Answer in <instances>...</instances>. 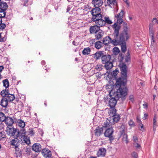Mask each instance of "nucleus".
<instances>
[{
	"label": "nucleus",
	"instance_id": "de8ad7c7",
	"mask_svg": "<svg viewBox=\"0 0 158 158\" xmlns=\"http://www.w3.org/2000/svg\"><path fill=\"white\" fill-rule=\"evenodd\" d=\"M6 27V24L4 23L0 24V30H2L4 29Z\"/></svg>",
	"mask_w": 158,
	"mask_h": 158
},
{
	"label": "nucleus",
	"instance_id": "052dcab7",
	"mask_svg": "<svg viewBox=\"0 0 158 158\" xmlns=\"http://www.w3.org/2000/svg\"><path fill=\"white\" fill-rule=\"evenodd\" d=\"M139 127H140L141 128H143V124H142L141 122L140 123H139Z\"/></svg>",
	"mask_w": 158,
	"mask_h": 158
},
{
	"label": "nucleus",
	"instance_id": "a18cd8bd",
	"mask_svg": "<svg viewBox=\"0 0 158 158\" xmlns=\"http://www.w3.org/2000/svg\"><path fill=\"white\" fill-rule=\"evenodd\" d=\"M118 59L119 61L121 62L123 60V55L122 53H120L118 56Z\"/></svg>",
	"mask_w": 158,
	"mask_h": 158
},
{
	"label": "nucleus",
	"instance_id": "cd10ccee",
	"mask_svg": "<svg viewBox=\"0 0 158 158\" xmlns=\"http://www.w3.org/2000/svg\"><path fill=\"white\" fill-rule=\"evenodd\" d=\"M105 67L107 70H109L112 68L113 66L112 63L109 61L105 63Z\"/></svg>",
	"mask_w": 158,
	"mask_h": 158
},
{
	"label": "nucleus",
	"instance_id": "393cba45",
	"mask_svg": "<svg viewBox=\"0 0 158 158\" xmlns=\"http://www.w3.org/2000/svg\"><path fill=\"white\" fill-rule=\"evenodd\" d=\"M8 6L5 2H1L0 3V9L1 10L5 11L7 8Z\"/></svg>",
	"mask_w": 158,
	"mask_h": 158
},
{
	"label": "nucleus",
	"instance_id": "f257e3e1",
	"mask_svg": "<svg viewBox=\"0 0 158 158\" xmlns=\"http://www.w3.org/2000/svg\"><path fill=\"white\" fill-rule=\"evenodd\" d=\"M122 78L120 77L117 80L116 85H119V89L117 90V95L118 97L125 96L127 94V89L125 85L126 82L127 76V67L125 64H123L121 67Z\"/></svg>",
	"mask_w": 158,
	"mask_h": 158
},
{
	"label": "nucleus",
	"instance_id": "a19ab883",
	"mask_svg": "<svg viewBox=\"0 0 158 158\" xmlns=\"http://www.w3.org/2000/svg\"><path fill=\"white\" fill-rule=\"evenodd\" d=\"M130 60V56L129 53L128 52H127V55L126 56L125 58V61L126 62H128Z\"/></svg>",
	"mask_w": 158,
	"mask_h": 158
},
{
	"label": "nucleus",
	"instance_id": "6e6552de",
	"mask_svg": "<svg viewBox=\"0 0 158 158\" xmlns=\"http://www.w3.org/2000/svg\"><path fill=\"white\" fill-rule=\"evenodd\" d=\"M51 151L48 149L44 148L42 151V153L43 156L45 157H50L52 155Z\"/></svg>",
	"mask_w": 158,
	"mask_h": 158
},
{
	"label": "nucleus",
	"instance_id": "4c0bfd02",
	"mask_svg": "<svg viewBox=\"0 0 158 158\" xmlns=\"http://www.w3.org/2000/svg\"><path fill=\"white\" fill-rule=\"evenodd\" d=\"M6 117L3 113L0 112V121L1 122L4 121L5 120Z\"/></svg>",
	"mask_w": 158,
	"mask_h": 158
},
{
	"label": "nucleus",
	"instance_id": "473e14b6",
	"mask_svg": "<svg viewBox=\"0 0 158 158\" xmlns=\"http://www.w3.org/2000/svg\"><path fill=\"white\" fill-rule=\"evenodd\" d=\"M104 20L105 25L106 24V23L108 24H111L113 23L112 21L110 20L109 17L108 16L104 17Z\"/></svg>",
	"mask_w": 158,
	"mask_h": 158
},
{
	"label": "nucleus",
	"instance_id": "9b49d317",
	"mask_svg": "<svg viewBox=\"0 0 158 158\" xmlns=\"http://www.w3.org/2000/svg\"><path fill=\"white\" fill-rule=\"evenodd\" d=\"M32 149L36 152H40L42 149L41 145L38 143H34L32 146Z\"/></svg>",
	"mask_w": 158,
	"mask_h": 158
},
{
	"label": "nucleus",
	"instance_id": "c9c22d12",
	"mask_svg": "<svg viewBox=\"0 0 158 158\" xmlns=\"http://www.w3.org/2000/svg\"><path fill=\"white\" fill-rule=\"evenodd\" d=\"M9 92L7 89L2 90L1 92V94L3 97H6L9 94Z\"/></svg>",
	"mask_w": 158,
	"mask_h": 158
},
{
	"label": "nucleus",
	"instance_id": "c85d7f7f",
	"mask_svg": "<svg viewBox=\"0 0 158 158\" xmlns=\"http://www.w3.org/2000/svg\"><path fill=\"white\" fill-rule=\"evenodd\" d=\"M6 98L7 99V100L8 101L12 102L15 99V97L14 94H10L9 93V94H7Z\"/></svg>",
	"mask_w": 158,
	"mask_h": 158
},
{
	"label": "nucleus",
	"instance_id": "3c124183",
	"mask_svg": "<svg viewBox=\"0 0 158 158\" xmlns=\"http://www.w3.org/2000/svg\"><path fill=\"white\" fill-rule=\"evenodd\" d=\"M96 39H92L90 41H89V43L90 44H91V45H93V44H95V43H96V42H95L96 41Z\"/></svg>",
	"mask_w": 158,
	"mask_h": 158
},
{
	"label": "nucleus",
	"instance_id": "412c9836",
	"mask_svg": "<svg viewBox=\"0 0 158 158\" xmlns=\"http://www.w3.org/2000/svg\"><path fill=\"white\" fill-rule=\"evenodd\" d=\"M110 59V56L109 55H103L102 57V60L103 64L109 61Z\"/></svg>",
	"mask_w": 158,
	"mask_h": 158
},
{
	"label": "nucleus",
	"instance_id": "7ed1b4c3",
	"mask_svg": "<svg viewBox=\"0 0 158 158\" xmlns=\"http://www.w3.org/2000/svg\"><path fill=\"white\" fill-rule=\"evenodd\" d=\"M120 34H123L122 38L124 39L119 44H118V45H121V51L125 53L127 50L125 42L130 37L127 28H126L124 29L123 31Z\"/></svg>",
	"mask_w": 158,
	"mask_h": 158
},
{
	"label": "nucleus",
	"instance_id": "5fc2aeb1",
	"mask_svg": "<svg viewBox=\"0 0 158 158\" xmlns=\"http://www.w3.org/2000/svg\"><path fill=\"white\" fill-rule=\"evenodd\" d=\"M128 123L129 125L130 126H132L134 125V122L131 120H130V121Z\"/></svg>",
	"mask_w": 158,
	"mask_h": 158
},
{
	"label": "nucleus",
	"instance_id": "69168bd1",
	"mask_svg": "<svg viewBox=\"0 0 158 158\" xmlns=\"http://www.w3.org/2000/svg\"><path fill=\"white\" fill-rule=\"evenodd\" d=\"M73 44L75 45H77V43H75V40L73 42Z\"/></svg>",
	"mask_w": 158,
	"mask_h": 158
},
{
	"label": "nucleus",
	"instance_id": "13d9d810",
	"mask_svg": "<svg viewBox=\"0 0 158 158\" xmlns=\"http://www.w3.org/2000/svg\"><path fill=\"white\" fill-rule=\"evenodd\" d=\"M144 116L143 117V118L144 120H145L146 119V118L148 116V115L146 113H144Z\"/></svg>",
	"mask_w": 158,
	"mask_h": 158
},
{
	"label": "nucleus",
	"instance_id": "603ef678",
	"mask_svg": "<svg viewBox=\"0 0 158 158\" xmlns=\"http://www.w3.org/2000/svg\"><path fill=\"white\" fill-rule=\"evenodd\" d=\"M133 139L134 143L138 142V139L136 136H133Z\"/></svg>",
	"mask_w": 158,
	"mask_h": 158
},
{
	"label": "nucleus",
	"instance_id": "b1692460",
	"mask_svg": "<svg viewBox=\"0 0 158 158\" xmlns=\"http://www.w3.org/2000/svg\"><path fill=\"white\" fill-rule=\"evenodd\" d=\"M103 53L102 52L99 51L96 52L94 55V58L96 60H98L101 57H102L103 55Z\"/></svg>",
	"mask_w": 158,
	"mask_h": 158
},
{
	"label": "nucleus",
	"instance_id": "e2e57ef3",
	"mask_svg": "<svg viewBox=\"0 0 158 158\" xmlns=\"http://www.w3.org/2000/svg\"><path fill=\"white\" fill-rule=\"evenodd\" d=\"M137 120L138 123L141 122V121L140 120V119L138 117L137 118Z\"/></svg>",
	"mask_w": 158,
	"mask_h": 158
},
{
	"label": "nucleus",
	"instance_id": "864d4df0",
	"mask_svg": "<svg viewBox=\"0 0 158 158\" xmlns=\"http://www.w3.org/2000/svg\"><path fill=\"white\" fill-rule=\"evenodd\" d=\"M157 20L156 18H154L152 21V23H151L150 24H152V26L156 23H157Z\"/></svg>",
	"mask_w": 158,
	"mask_h": 158
},
{
	"label": "nucleus",
	"instance_id": "2f4dec72",
	"mask_svg": "<svg viewBox=\"0 0 158 158\" xmlns=\"http://www.w3.org/2000/svg\"><path fill=\"white\" fill-rule=\"evenodd\" d=\"M90 48L89 47H87L85 48L83 50L82 53L84 55H86L89 54L90 52Z\"/></svg>",
	"mask_w": 158,
	"mask_h": 158
},
{
	"label": "nucleus",
	"instance_id": "37998d69",
	"mask_svg": "<svg viewBox=\"0 0 158 158\" xmlns=\"http://www.w3.org/2000/svg\"><path fill=\"white\" fill-rule=\"evenodd\" d=\"M6 15V12L4 11L1 10L0 11V18L2 19Z\"/></svg>",
	"mask_w": 158,
	"mask_h": 158
},
{
	"label": "nucleus",
	"instance_id": "7c9ffc66",
	"mask_svg": "<svg viewBox=\"0 0 158 158\" xmlns=\"http://www.w3.org/2000/svg\"><path fill=\"white\" fill-rule=\"evenodd\" d=\"M17 123H18V126L22 128H23L25 126V123L22 120L18 119L17 121Z\"/></svg>",
	"mask_w": 158,
	"mask_h": 158
},
{
	"label": "nucleus",
	"instance_id": "c03bdc74",
	"mask_svg": "<svg viewBox=\"0 0 158 158\" xmlns=\"http://www.w3.org/2000/svg\"><path fill=\"white\" fill-rule=\"evenodd\" d=\"M133 145L136 148L140 149L141 148V146L138 142L134 143Z\"/></svg>",
	"mask_w": 158,
	"mask_h": 158
},
{
	"label": "nucleus",
	"instance_id": "5701e85b",
	"mask_svg": "<svg viewBox=\"0 0 158 158\" xmlns=\"http://www.w3.org/2000/svg\"><path fill=\"white\" fill-rule=\"evenodd\" d=\"M103 132V129L102 127H98L95 130V133L96 135L100 136Z\"/></svg>",
	"mask_w": 158,
	"mask_h": 158
},
{
	"label": "nucleus",
	"instance_id": "72a5a7b5",
	"mask_svg": "<svg viewBox=\"0 0 158 158\" xmlns=\"http://www.w3.org/2000/svg\"><path fill=\"white\" fill-rule=\"evenodd\" d=\"M152 27V24H150L149 25L150 35L151 37L153 38L154 36V31Z\"/></svg>",
	"mask_w": 158,
	"mask_h": 158
},
{
	"label": "nucleus",
	"instance_id": "f3484780",
	"mask_svg": "<svg viewBox=\"0 0 158 158\" xmlns=\"http://www.w3.org/2000/svg\"><path fill=\"white\" fill-rule=\"evenodd\" d=\"M117 102V101L114 98H112L110 99L109 104L110 107H114Z\"/></svg>",
	"mask_w": 158,
	"mask_h": 158
},
{
	"label": "nucleus",
	"instance_id": "4468645a",
	"mask_svg": "<svg viewBox=\"0 0 158 158\" xmlns=\"http://www.w3.org/2000/svg\"><path fill=\"white\" fill-rule=\"evenodd\" d=\"M100 28L97 25L91 26L89 29L90 32L91 34L96 33L99 30Z\"/></svg>",
	"mask_w": 158,
	"mask_h": 158
},
{
	"label": "nucleus",
	"instance_id": "6e6d98bb",
	"mask_svg": "<svg viewBox=\"0 0 158 158\" xmlns=\"http://www.w3.org/2000/svg\"><path fill=\"white\" fill-rule=\"evenodd\" d=\"M6 38L4 37L0 39V42H4L6 40Z\"/></svg>",
	"mask_w": 158,
	"mask_h": 158
},
{
	"label": "nucleus",
	"instance_id": "8fccbe9b",
	"mask_svg": "<svg viewBox=\"0 0 158 158\" xmlns=\"http://www.w3.org/2000/svg\"><path fill=\"white\" fill-rule=\"evenodd\" d=\"M131 155L133 157H134L135 158H137L138 157V154L136 152H133L132 153Z\"/></svg>",
	"mask_w": 158,
	"mask_h": 158
},
{
	"label": "nucleus",
	"instance_id": "ddd939ff",
	"mask_svg": "<svg viewBox=\"0 0 158 158\" xmlns=\"http://www.w3.org/2000/svg\"><path fill=\"white\" fill-rule=\"evenodd\" d=\"M107 5L111 8H114L116 6L117 2L116 0H107Z\"/></svg>",
	"mask_w": 158,
	"mask_h": 158
},
{
	"label": "nucleus",
	"instance_id": "f03ea898",
	"mask_svg": "<svg viewBox=\"0 0 158 158\" xmlns=\"http://www.w3.org/2000/svg\"><path fill=\"white\" fill-rule=\"evenodd\" d=\"M113 28L114 30V31L111 35L112 38L107 36L103 39L102 43L105 45H108L110 43H111L114 45H117L124 39L122 38L123 34H120L119 35V32H118L119 28L118 27H116L115 24L113 26Z\"/></svg>",
	"mask_w": 158,
	"mask_h": 158
},
{
	"label": "nucleus",
	"instance_id": "0eeeda50",
	"mask_svg": "<svg viewBox=\"0 0 158 158\" xmlns=\"http://www.w3.org/2000/svg\"><path fill=\"white\" fill-rule=\"evenodd\" d=\"M102 15L96 18L95 20H92L94 22H95L96 25H97L100 28V27H103L105 25L104 19H102Z\"/></svg>",
	"mask_w": 158,
	"mask_h": 158
},
{
	"label": "nucleus",
	"instance_id": "f8f14e48",
	"mask_svg": "<svg viewBox=\"0 0 158 158\" xmlns=\"http://www.w3.org/2000/svg\"><path fill=\"white\" fill-rule=\"evenodd\" d=\"M92 3L95 7H99L102 5L103 2L102 0H92Z\"/></svg>",
	"mask_w": 158,
	"mask_h": 158
},
{
	"label": "nucleus",
	"instance_id": "6ab92c4d",
	"mask_svg": "<svg viewBox=\"0 0 158 158\" xmlns=\"http://www.w3.org/2000/svg\"><path fill=\"white\" fill-rule=\"evenodd\" d=\"M104 34V32L102 30H99L97 32L95 33V36L97 40H99L101 39L103 36Z\"/></svg>",
	"mask_w": 158,
	"mask_h": 158
},
{
	"label": "nucleus",
	"instance_id": "09e8293b",
	"mask_svg": "<svg viewBox=\"0 0 158 158\" xmlns=\"http://www.w3.org/2000/svg\"><path fill=\"white\" fill-rule=\"evenodd\" d=\"M6 135L4 134V132H0V139L5 138Z\"/></svg>",
	"mask_w": 158,
	"mask_h": 158
},
{
	"label": "nucleus",
	"instance_id": "680f3d73",
	"mask_svg": "<svg viewBox=\"0 0 158 158\" xmlns=\"http://www.w3.org/2000/svg\"><path fill=\"white\" fill-rule=\"evenodd\" d=\"M143 106L144 108H147L148 107V104L146 103L143 104Z\"/></svg>",
	"mask_w": 158,
	"mask_h": 158
},
{
	"label": "nucleus",
	"instance_id": "e433bc0d",
	"mask_svg": "<svg viewBox=\"0 0 158 158\" xmlns=\"http://www.w3.org/2000/svg\"><path fill=\"white\" fill-rule=\"evenodd\" d=\"M120 50L117 47H115L113 49V52L115 55H117L119 52Z\"/></svg>",
	"mask_w": 158,
	"mask_h": 158
},
{
	"label": "nucleus",
	"instance_id": "dca6fc26",
	"mask_svg": "<svg viewBox=\"0 0 158 158\" xmlns=\"http://www.w3.org/2000/svg\"><path fill=\"white\" fill-rule=\"evenodd\" d=\"M111 120L113 124H114L115 123L117 122L120 119V117L118 115H115L112 116V117L109 118Z\"/></svg>",
	"mask_w": 158,
	"mask_h": 158
},
{
	"label": "nucleus",
	"instance_id": "aec40b11",
	"mask_svg": "<svg viewBox=\"0 0 158 158\" xmlns=\"http://www.w3.org/2000/svg\"><path fill=\"white\" fill-rule=\"evenodd\" d=\"M106 150L105 148H100L98 152L97 155L98 156H105L106 153Z\"/></svg>",
	"mask_w": 158,
	"mask_h": 158
},
{
	"label": "nucleus",
	"instance_id": "a211bd4d",
	"mask_svg": "<svg viewBox=\"0 0 158 158\" xmlns=\"http://www.w3.org/2000/svg\"><path fill=\"white\" fill-rule=\"evenodd\" d=\"M121 134L123 137V141L126 143H128V140L127 139V135L125 133L124 130H123L122 131H120Z\"/></svg>",
	"mask_w": 158,
	"mask_h": 158
},
{
	"label": "nucleus",
	"instance_id": "774afa93",
	"mask_svg": "<svg viewBox=\"0 0 158 158\" xmlns=\"http://www.w3.org/2000/svg\"><path fill=\"white\" fill-rule=\"evenodd\" d=\"M70 10V7H68L67 8V12H69Z\"/></svg>",
	"mask_w": 158,
	"mask_h": 158
},
{
	"label": "nucleus",
	"instance_id": "58836bf2",
	"mask_svg": "<svg viewBox=\"0 0 158 158\" xmlns=\"http://www.w3.org/2000/svg\"><path fill=\"white\" fill-rule=\"evenodd\" d=\"M3 86L6 88L8 87L9 86V81L7 79H6L3 81Z\"/></svg>",
	"mask_w": 158,
	"mask_h": 158
},
{
	"label": "nucleus",
	"instance_id": "39448f33",
	"mask_svg": "<svg viewBox=\"0 0 158 158\" xmlns=\"http://www.w3.org/2000/svg\"><path fill=\"white\" fill-rule=\"evenodd\" d=\"M101 9L98 7H95L91 11V14L92 15V20H95L96 18L102 16L100 14Z\"/></svg>",
	"mask_w": 158,
	"mask_h": 158
},
{
	"label": "nucleus",
	"instance_id": "1a4fd4ad",
	"mask_svg": "<svg viewBox=\"0 0 158 158\" xmlns=\"http://www.w3.org/2000/svg\"><path fill=\"white\" fill-rule=\"evenodd\" d=\"M7 134L11 136H14L16 131V129L11 127H7Z\"/></svg>",
	"mask_w": 158,
	"mask_h": 158
},
{
	"label": "nucleus",
	"instance_id": "4be33fe9",
	"mask_svg": "<svg viewBox=\"0 0 158 158\" xmlns=\"http://www.w3.org/2000/svg\"><path fill=\"white\" fill-rule=\"evenodd\" d=\"M8 101L6 98H3L1 100L0 105L3 107H6L8 104Z\"/></svg>",
	"mask_w": 158,
	"mask_h": 158
},
{
	"label": "nucleus",
	"instance_id": "f704fd0d",
	"mask_svg": "<svg viewBox=\"0 0 158 158\" xmlns=\"http://www.w3.org/2000/svg\"><path fill=\"white\" fill-rule=\"evenodd\" d=\"M110 115L111 116L116 115L115 114L116 111L114 107H110Z\"/></svg>",
	"mask_w": 158,
	"mask_h": 158
},
{
	"label": "nucleus",
	"instance_id": "2eb2a0df",
	"mask_svg": "<svg viewBox=\"0 0 158 158\" xmlns=\"http://www.w3.org/2000/svg\"><path fill=\"white\" fill-rule=\"evenodd\" d=\"M5 123L7 125L10 126L14 123V121L11 118L9 117H6L5 120H4Z\"/></svg>",
	"mask_w": 158,
	"mask_h": 158
},
{
	"label": "nucleus",
	"instance_id": "0e129e2a",
	"mask_svg": "<svg viewBox=\"0 0 158 158\" xmlns=\"http://www.w3.org/2000/svg\"><path fill=\"white\" fill-rule=\"evenodd\" d=\"M151 39H152V41H151L152 44H153V43H154V42H155L154 37L153 38H152V37H151Z\"/></svg>",
	"mask_w": 158,
	"mask_h": 158
},
{
	"label": "nucleus",
	"instance_id": "20e7f679",
	"mask_svg": "<svg viewBox=\"0 0 158 158\" xmlns=\"http://www.w3.org/2000/svg\"><path fill=\"white\" fill-rule=\"evenodd\" d=\"M124 14V11L123 10H121L120 12L118 13L117 15H115L114 16V20H116V22L114 24L112 25V27H113V26L115 24L116 25V27H118V32H119V30L121 28V26L120 25L123 22V18Z\"/></svg>",
	"mask_w": 158,
	"mask_h": 158
},
{
	"label": "nucleus",
	"instance_id": "c756f323",
	"mask_svg": "<svg viewBox=\"0 0 158 158\" xmlns=\"http://www.w3.org/2000/svg\"><path fill=\"white\" fill-rule=\"evenodd\" d=\"M102 42L98 41L95 43V47L97 49H99L103 46Z\"/></svg>",
	"mask_w": 158,
	"mask_h": 158
},
{
	"label": "nucleus",
	"instance_id": "79ce46f5",
	"mask_svg": "<svg viewBox=\"0 0 158 158\" xmlns=\"http://www.w3.org/2000/svg\"><path fill=\"white\" fill-rule=\"evenodd\" d=\"M95 69L98 71H100L102 69V66L101 64L97 65L95 66Z\"/></svg>",
	"mask_w": 158,
	"mask_h": 158
},
{
	"label": "nucleus",
	"instance_id": "bf43d9fd",
	"mask_svg": "<svg viewBox=\"0 0 158 158\" xmlns=\"http://www.w3.org/2000/svg\"><path fill=\"white\" fill-rule=\"evenodd\" d=\"M131 101H133L134 100L133 96V95H131L129 97Z\"/></svg>",
	"mask_w": 158,
	"mask_h": 158
},
{
	"label": "nucleus",
	"instance_id": "4d7b16f0",
	"mask_svg": "<svg viewBox=\"0 0 158 158\" xmlns=\"http://www.w3.org/2000/svg\"><path fill=\"white\" fill-rule=\"evenodd\" d=\"M29 134L31 135V136L33 135L34 134V132L32 130H31L29 131Z\"/></svg>",
	"mask_w": 158,
	"mask_h": 158
},
{
	"label": "nucleus",
	"instance_id": "bb28decb",
	"mask_svg": "<svg viewBox=\"0 0 158 158\" xmlns=\"http://www.w3.org/2000/svg\"><path fill=\"white\" fill-rule=\"evenodd\" d=\"M19 141V139L17 138L13 139L11 141V144L12 145L15 146V148L18 147L19 145L18 143Z\"/></svg>",
	"mask_w": 158,
	"mask_h": 158
},
{
	"label": "nucleus",
	"instance_id": "a878e982",
	"mask_svg": "<svg viewBox=\"0 0 158 158\" xmlns=\"http://www.w3.org/2000/svg\"><path fill=\"white\" fill-rule=\"evenodd\" d=\"M110 118H107L106 121L104 123L103 127H106L109 126L113 124Z\"/></svg>",
	"mask_w": 158,
	"mask_h": 158
},
{
	"label": "nucleus",
	"instance_id": "423d86ee",
	"mask_svg": "<svg viewBox=\"0 0 158 158\" xmlns=\"http://www.w3.org/2000/svg\"><path fill=\"white\" fill-rule=\"evenodd\" d=\"M114 131L112 127L107 128L106 130L104 133V135L106 137L109 138V140L110 142H112L114 139V138L113 135Z\"/></svg>",
	"mask_w": 158,
	"mask_h": 158
},
{
	"label": "nucleus",
	"instance_id": "9d476101",
	"mask_svg": "<svg viewBox=\"0 0 158 158\" xmlns=\"http://www.w3.org/2000/svg\"><path fill=\"white\" fill-rule=\"evenodd\" d=\"M21 140L27 144H29L30 143V140L28 138L25 136L24 135H21L17 136Z\"/></svg>",
	"mask_w": 158,
	"mask_h": 158
},
{
	"label": "nucleus",
	"instance_id": "49530a36",
	"mask_svg": "<svg viewBox=\"0 0 158 158\" xmlns=\"http://www.w3.org/2000/svg\"><path fill=\"white\" fill-rule=\"evenodd\" d=\"M118 72V70H117V69H116L113 72L112 74L113 76L115 77L117 75Z\"/></svg>",
	"mask_w": 158,
	"mask_h": 158
},
{
	"label": "nucleus",
	"instance_id": "ea45409f",
	"mask_svg": "<svg viewBox=\"0 0 158 158\" xmlns=\"http://www.w3.org/2000/svg\"><path fill=\"white\" fill-rule=\"evenodd\" d=\"M157 124L156 122V115H155L153 118V127L154 130L155 129V128Z\"/></svg>",
	"mask_w": 158,
	"mask_h": 158
},
{
	"label": "nucleus",
	"instance_id": "338daca9",
	"mask_svg": "<svg viewBox=\"0 0 158 158\" xmlns=\"http://www.w3.org/2000/svg\"><path fill=\"white\" fill-rule=\"evenodd\" d=\"M41 63L43 65H44L45 64V61L44 60H42L41 62Z\"/></svg>",
	"mask_w": 158,
	"mask_h": 158
}]
</instances>
